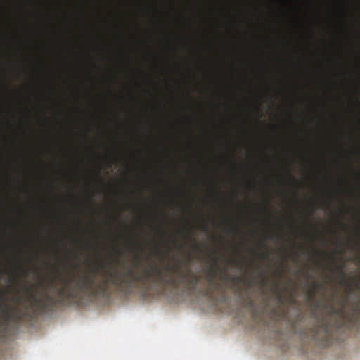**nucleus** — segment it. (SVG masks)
<instances>
[{
	"instance_id": "obj_19",
	"label": "nucleus",
	"mask_w": 360,
	"mask_h": 360,
	"mask_svg": "<svg viewBox=\"0 0 360 360\" xmlns=\"http://www.w3.org/2000/svg\"><path fill=\"white\" fill-rule=\"evenodd\" d=\"M345 303H346V301H342L341 304L342 306V307H344L345 306Z\"/></svg>"
},
{
	"instance_id": "obj_7",
	"label": "nucleus",
	"mask_w": 360,
	"mask_h": 360,
	"mask_svg": "<svg viewBox=\"0 0 360 360\" xmlns=\"http://www.w3.org/2000/svg\"><path fill=\"white\" fill-rule=\"evenodd\" d=\"M358 319V310L356 307L352 309L351 314H348V321L349 323L354 325Z\"/></svg>"
},
{
	"instance_id": "obj_16",
	"label": "nucleus",
	"mask_w": 360,
	"mask_h": 360,
	"mask_svg": "<svg viewBox=\"0 0 360 360\" xmlns=\"http://www.w3.org/2000/svg\"><path fill=\"white\" fill-rule=\"evenodd\" d=\"M195 250H199V245L196 243H195Z\"/></svg>"
},
{
	"instance_id": "obj_10",
	"label": "nucleus",
	"mask_w": 360,
	"mask_h": 360,
	"mask_svg": "<svg viewBox=\"0 0 360 360\" xmlns=\"http://www.w3.org/2000/svg\"><path fill=\"white\" fill-rule=\"evenodd\" d=\"M220 280L224 283L226 284L229 282L230 276L226 273V271L224 270L223 273L220 275Z\"/></svg>"
},
{
	"instance_id": "obj_3",
	"label": "nucleus",
	"mask_w": 360,
	"mask_h": 360,
	"mask_svg": "<svg viewBox=\"0 0 360 360\" xmlns=\"http://www.w3.org/2000/svg\"><path fill=\"white\" fill-rule=\"evenodd\" d=\"M313 339L321 345H326L331 336L330 328L328 323L322 319L319 320L311 330Z\"/></svg>"
},
{
	"instance_id": "obj_2",
	"label": "nucleus",
	"mask_w": 360,
	"mask_h": 360,
	"mask_svg": "<svg viewBox=\"0 0 360 360\" xmlns=\"http://www.w3.org/2000/svg\"><path fill=\"white\" fill-rule=\"evenodd\" d=\"M117 284L121 285V292L130 294L138 285L146 287L150 283L160 284L164 286L174 287L180 283H187L195 287L200 278L190 268L184 270L181 262L176 264H168L164 271L157 264H152L149 268L141 271H135L131 267L120 269Z\"/></svg>"
},
{
	"instance_id": "obj_23",
	"label": "nucleus",
	"mask_w": 360,
	"mask_h": 360,
	"mask_svg": "<svg viewBox=\"0 0 360 360\" xmlns=\"http://www.w3.org/2000/svg\"><path fill=\"white\" fill-rule=\"evenodd\" d=\"M267 257V255H263V258L265 259Z\"/></svg>"
},
{
	"instance_id": "obj_8",
	"label": "nucleus",
	"mask_w": 360,
	"mask_h": 360,
	"mask_svg": "<svg viewBox=\"0 0 360 360\" xmlns=\"http://www.w3.org/2000/svg\"><path fill=\"white\" fill-rule=\"evenodd\" d=\"M229 282L231 283V287H235L238 283H245L246 280L240 276H233L232 277H230Z\"/></svg>"
},
{
	"instance_id": "obj_13",
	"label": "nucleus",
	"mask_w": 360,
	"mask_h": 360,
	"mask_svg": "<svg viewBox=\"0 0 360 360\" xmlns=\"http://www.w3.org/2000/svg\"><path fill=\"white\" fill-rule=\"evenodd\" d=\"M276 299L279 301V302H281L282 300H283V296H282V293L278 292H276Z\"/></svg>"
},
{
	"instance_id": "obj_6",
	"label": "nucleus",
	"mask_w": 360,
	"mask_h": 360,
	"mask_svg": "<svg viewBox=\"0 0 360 360\" xmlns=\"http://www.w3.org/2000/svg\"><path fill=\"white\" fill-rule=\"evenodd\" d=\"M323 288V284H321V283H317V282L313 283L311 288L309 291V292L307 294V300L309 302H311L314 300V295H315L316 292V289L317 288Z\"/></svg>"
},
{
	"instance_id": "obj_4",
	"label": "nucleus",
	"mask_w": 360,
	"mask_h": 360,
	"mask_svg": "<svg viewBox=\"0 0 360 360\" xmlns=\"http://www.w3.org/2000/svg\"><path fill=\"white\" fill-rule=\"evenodd\" d=\"M6 293L0 290V308H1V314L7 321H11L16 318V315L11 312L7 304H6Z\"/></svg>"
},
{
	"instance_id": "obj_15",
	"label": "nucleus",
	"mask_w": 360,
	"mask_h": 360,
	"mask_svg": "<svg viewBox=\"0 0 360 360\" xmlns=\"http://www.w3.org/2000/svg\"><path fill=\"white\" fill-rule=\"evenodd\" d=\"M354 285L356 286V288L357 289H359V288H360L359 282H355V283H354Z\"/></svg>"
},
{
	"instance_id": "obj_9",
	"label": "nucleus",
	"mask_w": 360,
	"mask_h": 360,
	"mask_svg": "<svg viewBox=\"0 0 360 360\" xmlns=\"http://www.w3.org/2000/svg\"><path fill=\"white\" fill-rule=\"evenodd\" d=\"M329 309H330V311L332 314H335V315H338V316H343V309H336L333 305L332 304H330L329 305Z\"/></svg>"
},
{
	"instance_id": "obj_14",
	"label": "nucleus",
	"mask_w": 360,
	"mask_h": 360,
	"mask_svg": "<svg viewBox=\"0 0 360 360\" xmlns=\"http://www.w3.org/2000/svg\"><path fill=\"white\" fill-rule=\"evenodd\" d=\"M22 269H23V271H24L25 276H27V273H28V270H29L28 268L22 266Z\"/></svg>"
},
{
	"instance_id": "obj_11",
	"label": "nucleus",
	"mask_w": 360,
	"mask_h": 360,
	"mask_svg": "<svg viewBox=\"0 0 360 360\" xmlns=\"http://www.w3.org/2000/svg\"><path fill=\"white\" fill-rule=\"evenodd\" d=\"M339 270H340V274H341V275L342 276V285H346L347 282H346V280H345V273L343 271V268L341 266Z\"/></svg>"
},
{
	"instance_id": "obj_21",
	"label": "nucleus",
	"mask_w": 360,
	"mask_h": 360,
	"mask_svg": "<svg viewBox=\"0 0 360 360\" xmlns=\"http://www.w3.org/2000/svg\"><path fill=\"white\" fill-rule=\"evenodd\" d=\"M352 285H349V290H352Z\"/></svg>"
},
{
	"instance_id": "obj_20",
	"label": "nucleus",
	"mask_w": 360,
	"mask_h": 360,
	"mask_svg": "<svg viewBox=\"0 0 360 360\" xmlns=\"http://www.w3.org/2000/svg\"><path fill=\"white\" fill-rule=\"evenodd\" d=\"M203 229H204L205 231H207L208 230V229H207V227L206 226H203Z\"/></svg>"
},
{
	"instance_id": "obj_24",
	"label": "nucleus",
	"mask_w": 360,
	"mask_h": 360,
	"mask_svg": "<svg viewBox=\"0 0 360 360\" xmlns=\"http://www.w3.org/2000/svg\"><path fill=\"white\" fill-rule=\"evenodd\" d=\"M215 254V252H212V255L213 256Z\"/></svg>"
},
{
	"instance_id": "obj_22",
	"label": "nucleus",
	"mask_w": 360,
	"mask_h": 360,
	"mask_svg": "<svg viewBox=\"0 0 360 360\" xmlns=\"http://www.w3.org/2000/svg\"><path fill=\"white\" fill-rule=\"evenodd\" d=\"M314 252H315V253H316V254H319V253L316 250H314Z\"/></svg>"
},
{
	"instance_id": "obj_12",
	"label": "nucleus",
	"mask_w": 360,
	"mask_h": 360,
	"mask_svg": "<svg viewBox=\"0 0 360 360\" xmlns=\"http://www.w3.org/2000/svg\"><path fill=\"white\" fill-rule=\"evenodd\" d=\"M33 290H34V288L32 286L30 287L29 288H27L26 290V292H27L28 297H31L32 292Z\"/></svg>"
},
{
	"instance_id": "obj_1",
	"label": "nucleus",
	"mask_w": 360,
	"mask_h": 360,
	"mask_svg": "<svg viewBox=\"0 0 360 360\" xmlns=\"http://www.w3.org/2000/svg\"><path fill=\"white\" fill-rule=\"evenodd\" d=\"M104 277L97 281L96 276L98 268L91 269L89 274H82L79 276L75 274L70 278H65L60 274L58 280L62 285L59 287L55 279H51L48 285H45L44 281L38 283V287L43 290V297L34 294L32 298L37 305H41L44 309L55 307L58 304H63L67 299H77L83 295L101 296L108 295L110 292V285L121 292V285L117 284L120 276V269H115L109 271L103 265Z\"/></svg>"
},
{
	"instance_id": "obj_18",
	"label": "nucleus",
	"mask_w": 360,
	"mask_h": 360,
	"mask_svg": "<svg viewBox=\"0 0 360 360\" xmlns=\"http://www.w3.org/2000/svg\"><path fill=\"white\" fill-rule=\"evenodd\" d=\"M254 283V281L252 279L249 281V284L252 285Z\"/></svg>"
},
{
	"instance_id": "obj_17",
	"label": "nucleus",
	"mask_w": 360,
	"mask_h": 360,
	"mask_svg": "<svg viewBox=\"0 0 360 360\" xmlns=\"http://www.w3.org/2000/svg\"><path fill=\"white\" fill-rule=\"evenodd\" d=\"M231 262H232L233 263H234V264H237V263L238 262V260H237V259H232V261H231Z\"/></svg>"
},
{
	"instance_id": "obj_5",
	"label": "nucleus",
	"mask_w": 360,
	"mask_h": 360,
	"mask_svg": "<svg viewBox=\"0 0 360 360\" xmlns=\"http://www.w3.org/2000/svg\"><path fill=\"white\" fill-rule=\"evenodd\" d=\"M212 259L213 265L210 266V268L205 272V279L210 285H216V277L217 274V271L215 267L217 264V259Z\"/></svg>"
}]
</instances>
